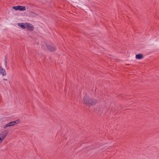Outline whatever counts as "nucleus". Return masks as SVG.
Returning a JSON list of instances; mask_svg holds the SVG:
<instances>
[{
    "mask_svg": "<svg viewBox=\"0 0 159 159\" xmlns=\"http://www.w3.org/2000/svg\"><path fill=\"white\" fill-rule=\"evenodd\" d=\"M83 103L88 107H90L95 105L98 102V101L95 99L90 97L86 94L83 98Z\"/></svg>",
    "mask_w": 159,
    "mask_h": 159,
    "instance_id": "obj_1",
    "label": "nucleus"
},
{
    "mask_svg": "<svg viewBox=\"0 0 159 159\" xmlns=\"http://www.w3.org/2000/svg\"><path fill=\"white\" fill-rule=\"evenodd\" d=\"M45 45L48 49L50 51L54 52L56 50V47L51 43H46Z\"/></svg>",
    "mask_w": 159,
    "mask_h": 159,
    "instance_id": "obj_2",
    "label": "nucleus"
},
{
    "mask_svg": "<svg viewBox=\"0 0 159 159\" xmlns=\"http://www.w3.org/2000/svg\"><path fill=\"white\" fill-rule=\"evenodd\" d=\"M8 130H5L0 134V138H1V139L3 140L8 135Z\"/></svg>",
    "mask_w": 159,
    "mask_h": 159,
    "instance_id": "obj_3",
    "label": "nucleus"
},
{
    "mask_svg": "<svg viewBox=\"0 0 159 159\" xmlns=\"http://www.w3.org/2000/svg\"><path fill=\"white\" fill-rule=\"evenodd\" d=\"M12 8L16 10H19L20 11H25L26 9L25 7L20 6L13 7Z\"/></svg>",
    "mask_w": 159,
    "mask_h": 159,
    "instance_id": "obj_4",
    "label": "nucleus"
},
{
    "mask_svg": "<svg viewBox=\"0 0 159 159\" xmlns=\"http://www.w3.org/2000/svg\"><path fill=\"white\" fill-rule=\"evenodd\" d=\"M25 25H26L25 28H26L27 29L30 31L33 30L34 27L32 24L30 23H25Z\"/></svg>",
    "mask_w": 159,
    "mask_h": 159,
    "instance_id": "obj_5",
    "label": "nucleus"
},
{
    "mask_svg": "<svg viewBox=\"0 0 159 159\" xmlns=\"http://www.w3.org/2000/svg\"><path fill=\"white\" fill-rule=\"evenodd\" d=\"M0 74L3 76H6L7 75L5 70L1 66H0Z\"/></svg>",
    "mask_w": 159,
    "mask_h": 159,
    "instance_id": "obj_6",
    "label": "nucleus"
},
{
    "mask_svg": "<svg viewBox=\"0 0 159 159\" xmlns=\"http://www.w3.org/2000/svg\"><path fill=\"white\" fill-rule=\"evenodd\" d=\"M25 23H18V25L23 29L25 28L26 25Z\"/></svg>",
    "mask_w": 159,
    "mask_h": 159,
    "instance_id": "obj_7",
    "label": "nucleus"
},
{
    "mask_svg": "<svg viewBox=\"0 0 159 159\" xmlns=\"http://www.w3.org/2000/svg\"><path fill=\"white\" fill-rule=\"evenodd\" d=\"M143 58V56L142 54H137L136 56V58L138 59H141Z\"/></svg>",
    "mask_w": 159,
    "mask_h": 159,
    "instance_id": "obj_8",
    "label": "nucleus"
},
{
    "mask_svg": "<svg viewBox=\"0 0 159 159\" xmlns=\"http://www.w3.org/2000/svg\"><path fill=\"white\" fill-rule=\"evenodd\" d=\"M16 121H13L10 122L9 123L11 126H14L16 123Z\"/></svg>",
    "mask_w": 159,
    "mask_h": 159,
    "instance_id": "obj_9",
    "label": "nucleus"
},
{
    "mask_svg": "<svg viewBox=\"0 0 159 159\" xmlns=\"http://www.w3.org/2000/svg\"><path fill=\"white\" fill-rule=\"evenodd\" d=\"M10 126H10V125L9 124V123H7V124L5 125L3 127V128L4 129H6V128H7V127H10Z\"/></svg>",
    "mask_w": 159,
    "mask_h": 159,
    "instance_id": "obj_10",
    "label": "nucleus"
},
{
    "mask_svg": "<svg viewBox=\"0 0 159 159\" xmlns=\"http://www.w3.org/2000/svg\"><path fill=\"white\" fill-rule=\"evenodd\" d=\"M4 64L5 65L6 67L7 66V61H6V60H4Z\"/></svg>",
    "mask_w": 159,
    "mask_h": 159,
    "instance_id": "obj_11",
    "label": "nucleus"
},
{
    "mask_svg": "<svg viewBox=\"0 0 159 159\" xmlns=\"http://www.w3.org/2000/svg\"><path fill=\"white\" fill-rule=\"evenodd\" d=\"M3 140L1 139V138H0V143H1Z\"/></svg>",
    "mask_w": 159,
    "mask_h": 159,
    "instance_id": "obj_12",
    "label": "nucleus"
},
{
    "mask_svg": "<svg viewBox=\"0 0 159 159\" xmlns=\"http://www.w3.org/2000/svg\"><path fill=\"white\" fill-rule=\"evenodd\" d=\"M6 60V61H7V57L6 56H5V60Z\"/></svg>",
    "mask_w": 159,
    "mask_h": 159,
    "instance_id": "obj_13",
    "label": "nucleus"
},
{
    "mask_svg": "<svg viewBox=\"0 0 159 159\" xmlns=\"http://www.w3.org/2000/svg\"><path fill=\"white\" fill-rule=\"evenodd\" d=\"M3 80H5V81H7V79H3Z\"/></svg>",
    "mask_w": 159,
    "mask_h": 159,
    "instance_id": "obj_14",
    "label": "nucleus"
}]
</instances>
